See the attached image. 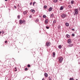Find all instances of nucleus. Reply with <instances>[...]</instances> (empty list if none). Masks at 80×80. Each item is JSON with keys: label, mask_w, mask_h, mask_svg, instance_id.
Returning <instances> with one entry per match:
<instances>
[{"label": "nucleus", "mask_w": 80, "mask_h": 80, "mask_svg": "<svg viewBox=\"0 0 80 80\" xmlns=\"http://www.w3.org/2000/svg\"><path fill=\"white\" fill-rule=\"evenodd\" d=\"M58 60L60 63H62V61H63V58L62 57H59L58 58Z\"/></svg>", "instance_id": "nucleus-1"}, {"label": "nucleus", "mask_w": 80, "mask_h": 80, "mask_svg": "<svg viewBox=\"0 0 80 80\" xmlns=\"http://www.w3.org/2000/svg\"><path fill=\"white\" fill-rule=\"evenodd\" d=\"M50 42H47L46 43V46H47L48 47H49L50 45Z\"/></svg>", "instance_id": "nucleus-2"}, {"label": "nucleus", "mask_w": 80, "mask_h": 80, "mask_svg": "<svg viewBox=\"0 0 80 80\" xmlns=\"http://www.w3.org/2000/svg\"><path fill=\"white\" fill-rule=\"evenodd\" d=\"M67 17V15L63 14L61 15V18H65Z\"/></svg>", "instance_id": "nucleus-3"}, {"label": "nucleus", "mask_w": 80, "mask_h": 80, "mask_svg": "<svg viewBox=\"0 0 80 80\" xmlns=\"http://www.w3.org/2000/svg\"><path fill=\"white\" fill-rule=\"evenodd\" d=\"M67 42L68 44H70L72 43V40L70 39H68Z\"/></svg>", "instance_id": "nucleus-4"}, {"label": "nucleus", "mask_w": 80, "mask_h": 80, "mask_svg": "<svg viewBox=\"0 0 80 80\" xmlns=\"http://www.w3.org/2000/svg\"><path fill=\"white\" fill-rule=\"evenodd\" d=\"M27 13H28V11L26 10L25 11L23 12V14L24 15H27Z\"/></svg>", "instance_id": "nucleus-5"}, {"label": "nucleus", "mask_w": 80, "mask_h": 80, "mask_svg": "<svg viewBox=\"0 0 80 80\" xmlns=\"http://www.w3.org/2000/svg\"><path fill=\"white\" fill-rule=\"evenodd\" d=\"M74 12L75 14H77L78 13V9H75Z\"/></svg>", "instance_id": "nucleus-6"}, {"label": "nucleus", "mask_w": 80, "mask_h": 80, "mask_svg": "<svg viewBox=\"0 0 80 80\" xmlns=\"http://www.w3.org/2000/svg\"><path fill=\"white\" fill-rule=\"evenodd\" d=\"M23 22H25V21L20 20L19 21V23L20 24H22Z\"/></svg>", "instance_id": "nucleus-7"}, {"label": "nucleus", "mask_w": 80, "mask_h": 80, "mask_svg": "<svg viewBox=\"0 0 80 80\" xmlns=\"http://www.w3.org/2000/svg\"><path fill=\"white\" fill-rule=\"evenodd\" d=\"M52 9H53V8H52V7H50L48 9V11L49 12H50L51 11H52Z\"/></svg>", "instance_id": "nucleus-8"}, {"label": "nucleus", "mask_w": 80, "mask_h": 80, "mask_svg": "<svg viewBox=\"0 0 80 80\" xmlns=\"http://www.w3.org/2000/svg\"><path fill=\"white\" fill-rule=\"evenodd\" d=\"M44 76H45V77H48V74L47 73H45L44 74Z\"/></svg>", "instance_id": "nucleus-9"}, {"label": "nucleus", "mask_w": 80, "mask_h": 80, "mask_svg": "<svg viewBox=\"0 0 80 80\" xmlns=\"http://www.w3.org/2000/svg\"><path fill=\"white\" fill-rule=\"evenodd\" d=\"M73 44H71L70 45H68V47H72V46H73Z\"/></svg>", "instance_id": "nucleus-10"}, {"label": "nucleus", "mask_w": 80, "mask_h": 80, "mask_svg": "<svg viewBox=\"0 0 80 80\" xmlns=\"http://www.w3.org/2000/svg\"><path fill=\"white\" fill-rule=\"evenodd\" d=\"M66 26L67 27H69V24H68V23L66 22L65 23Z\"/></svg>", "instance_id": "nucleus-11"}, {"label": "nucleus", "mask_w": 80, "mask_h": 80, "mask_svg": "<svg viewBox=\"0 0 80 80\" xmlns=\"http://www.w3.org/2000/svg\"><path fill=\"white\" fill-rule=\"evenodd\" d=\"M53 57H55V52H53Z\"/></svg>", "instance_id": "nucleus-12"}, {"label": "nucleus", "mask_w": 80, "mask_h": 80, "mask_svg": "<svg viewBox=\"0 0 80 80\" xmlns=\"http://www.w3.org/2000/svg\"><path fill=\"white\" fill-rule=\"evenodd\" d=\"M31 12L32 13H35V10L33 9H31Z\"/></svg>", "instance_id": "nucleus-13"}, {"label": "nucleus", "mask_w": 80, "mask_h": 80, "mask_svg": "<svg viewBox=\"0 0 80 80\" xmlns=\"http://www.w3.org/2000/svg\"><path fill=\"white\" fill-rule=\"evenodd\" d=\"M63 9V7L61 6L60 8V10H62Z\"/></svg>", "instance_id": "nucleus-14"}, {"label": "nucleus", "mask_w": 80, "mask_h": 80, "mask_svg": "<svg viewBox=\"0 0 80 80\" xmlns=\"http://www.w3.org/2000/svg\"><path fill=\"white\" fill-rule=\"evenodd\" d=\"M58 47L59 48L61 49V48H62V46L61 45H59L58 46Z\"/></svg>", "instance_id": "nucleus-15"}, {"label": "nucleus", "mask_w": 80, "mask_h": 80, "mask_svg": "<svg viewBox=\"0 0 80 80\" xmlns=\"http://www.w3.org/2000/svg\"><path fill=\"white\" fill-rule=\"evenodd\" d=\"M70 36L68 34H67L66 35V37H67V38H70Z\"/></svg>", "instance_id": "nucleus-16"}, {"label": "nucleus", "mask_w": 80, "mask_h": 80, "mask_svg": "<svg viewBox=\"0 0 80 80\" xmlns=\"http://www.w3.org/2000/svg\"><path fill=\"white\" fill-rule=\"evenodd\" d=\"M54 16V14H52L51 16V17L52 18Z\"/></svg>", "instance_id": "nucleus-17"}, {"label": "nucleus", "mask_w": 80, "mask_h": 80, "mask_svg": "<svg viewBox=\"0 0 80 80\" xmlns=\"http://www.w3.org/2000/svg\"><path fill=\"white\" fill-rule=\"evenodd\" d=\"M58 2V0H54L53 2L54 3H57Z\"/></svg>", "instance_id": "nucleus-18"}, {"label": "nucleus", "mask_w": 80, "mask_h": 80, "mask_svg": "<svg viewBox=\"0 0 80 80\" xmlns=\"http://www.w3.org/2000/svg\"><path fill=\"white\" fill-rule=\"evenodd\" d=\"M45 22L46 24L48 22V20H45Z\"/></svg>", "instance_id": "nucleus-19"}, {"label": "nucleus", "mask_w": 80, "mask_h": 80, "mask_svg": "<svg viewBox=\"0 0 80 80\" xmlns=\"http://www.w3.org/2000/svg\"><path fill=\"white\" fill-rule=\"evenodd\" d=\"M71 4H73V3H74V1H71Z\"/></svg>", "instance_id": "nucleus-20"}, {"label": "nucleus", "mask_w": 80, "mask_h": 80, "mask_svg": "<svg viewBox=\"0 0 80 80\" xmlns=\"http://www.w3.org/2000/svg\"><path fill=\"white\" fill-rule=\"evenodd\" d=\"M43 18H46L47 17V16L45 15H43Z\"/></svg>", "instance_id": "nucleus-21"}, {"label": "nucleus", "mask_w": 80, "mask_h": 80, "mask_svg": "<svg viewBox=\"0 0 80 80\" xmlns=\"http://www.w3.org/2000/svg\"><path fill=\"white\" fill-rule=\"evenodd\" d=\"M27 66H28V68H30V67H31V66L30 64L28 65Z\"/></svg>", "instance_id": "nucleus-22"}, {"label": "nucleus", "mask_w": 80, "mask_h": 80, "mask_svg": "<svg viewBox=\"0 0 80 80\" xmlns=\"http://www.w3.org/2000/svg\"><path fill=\"white\" fill-rule=\"evenodd\" d=\"M56 22H57V21L56 20H54L53 21V23H56Z\"/></svg>", "instance_id": "nucleus-23"}, {"label": "nucleus", "mask_w": 80, "mask_h": 80, "mask_svg": "<svg viewBox=\"0 0 80 80\" xmlns=\"http://www.w3.org/2000/svg\"><path fill=\"white\" fill-rule=\"evenodd\" d=\"M60 27H61V26L60 25L58 26V29H60Z\"/></svg>", "instance_id": "nucleus-24"}, {"label": "nucleus", "mask_w": 80, "mask_h": 80, "mask_svg": "<svg viewBox=\"0 0 80 80\" xmlns=\"http://www.w3.org/2000/svg\"><path fill=\"white\" fill-rule=\"evenodd\" d=\"M70 80H74L73 78H70L69 79Z\"/></svg>", "instance_id": "nucleus-25"}, {"label": "nucleus", "mask_w": 80, "mask_h": 80, "mask_svg": "<svg viewBox=\"0 0 80 80\" xmlns=\"http://www.w3.org/2000/svg\"><path fill=\"white\" fill-rule=\"evenodd\" d=\"M25 71H27V70H28V68H26L25 69Z\"/></svg>", "instance_id": "nucleus-26"}, {"label": "nucleus", "mask_w": 80, "mask_h": 80, "mask_svg": "<svg viewBox=\"0 0 80 80\" xmlns=\"http://www.w3.org/2000/svg\"><path fill=\"white\" fill-rule=\"evenodd\" d=\"M47 6H44V8H47Z\"/></svg>", "instance_id": "nucleus-27"}, {"label": "nucleus", "mask_w": 80, "mask_h": 80, "mask_svg": "<svg viewBox=\"0 0 80 80\" xmlns=\"http://www.w3.org/2000/svg\"><path fill=\"white\" fill-rule=\"evenodd\" d=\"M68 7L69 8H72V6H71L70 5H69L68 6Z\"/></svg>", "instance_id": "nucleus-28"}, {"label": "nucleus", "mask_w": 80, "mask_h": 80, "mask_svg": "<svg viewBox=\"0 0 80 80\" xmlns=\"http://www.w3.org/2000/svg\"><path fill=\"white\" fill-rule=\"evenodd\" d=\"M20 17V15H18V19H19Z\"/></svg>", "instance_id": "nucleus-29"}, {"label": "nucleus", "mask_w": 80, "mask_h": 80, "mask_svg": "<svg viewBox=\"0 0 80 80\" xmlns=\"http://www.w3.org/2000/svg\"><path fill=\"white\" fill-rule=\"evenodd\" d=\"M36 3V2H33V6H34V4H35V3Z\"/></svg>", "instance_id": "nucleus-30"}, {"label": "nucleus", "mask_w": 80, "mask_h": 80, "mask_svg": "<svg viewBox=\"0 0 80 80\" xmlns=\"http://www.w3.org/2000/svg\"><path fill=\"white\" fill-rule=\"evenodd\" d=\"M46 28L47 29H49V27H46Z\"/></svg>", "instance_id": "nucleus-31"}, {"label": "nucleus", "mask_w": 80, "mask_h": 80, "mask_svg": "<svg viewBox=\"0 0 80 80\" xmlns=\"http://www.w3.org/2000/svg\"><path fill=\"white\" fill-rule=\"evenodd\" d=\"M72 36L73 37H74V36H75V34H72Z\"/></svg>", "instance_id": "nucleus-32"}, {"label": "nucleus", "mask_w": 80, "mask_h": 80, "mask_svg": "<svg viewBox=\"0 0 80 80\" xmlns=\"http://www.w3.org/2000/svg\"><path fill=\"white\" fill-rule=\"evenodd\" d=\"M14 8H17V7H16V6H14Z\"/></svg>", "instance_id": "nucleus-33"}, {"label": "nucleus", "mask_w": 80, "mask_h": 80, "mask_svg": "<svg viewBox=\"0 0 80 80\" xmlns=\"http://www.w3.org/2000/svg\"><path fill=\"white\" fill-rule=\"evenodd\" d=\"M7 40L5 41V43H7Z\"/></svg>", "instance_id": "nucleus-34"}, {"label": "nucleus", "mask_w": 80, "mask_h": 80, "mask_svg": "<svg viewBox=\"0 0 80 80\" xmlns=\"http://www.w3.org/2000/svg\"><path fill=\"white\" fill-rule=\"evenodd\" d=\"M32 2H31L30 3V5H32Z\"/></svg>", "instance_id": "nucleus-35"}, {"label": "nucleus", "mask_w": 80, "mask_h": 80, "mask_svg": "<svg viewBox=\"0 0 80 80\" xmlns=\"http://www.w3.org/2000/svg\"><path fill=\"white\" fill-rule=\"evenodd\" d=\"M2 33H4V31H2Z\"/></svg>", "instance_id": "nucleus-36"}, {"label": "nucleus", "mask_w": 80, "mask_h": 80, "mask_svg": "<svg viewBox=\"0 0 80 80\" xmlns=\"http://www.w3.org/2000/svg\"><path fill=\"white\" fill-rule=\"evenodd\" d=\"M29 18H32V16L31 15L30 16Z\"/></svg>", "instance_id": "nucleus-37"}, {"label": "nucleus", "mask_w": 80, "mask_h": 80, "mask_svg": "<svg viewBox=\"0 0 80 80\" xmlns=\"http://www.w3.org/2000/svg\"><path fill=\"white\" fill-rule=\"evenodd\" d=\"M72 30L73 31H74V29H72Z\"/></svg>", "instance_id": "nucleus-38"}, {"label": "nucleus", "mask_w": 80, "mask_h": 80, "mask_svg": "<svg viewBox=\"0 0 80 80\" xmlns=\"http://www.w3.org/2000/svg\"><path fill=\"white\" fill-rule=\"evenodd\" d=\"M15 72H17V69H16L15 70Z\"/></svg>", "instance_id": "nucleus-39"}, {"label": "nucleus", "mask_w": 80, "mask_h": 80, "mask_svg": "<svg viewBox=\"0 0 80 80\" xmlns=\"http://www.w3.org/2000/svg\"><path fill=\"white\" fill-rule=\"evenodd\" d=\"M35 22H38V21L36 20V21H35Z\"/></svg>", "instance_id": "nucleus-40"}, {"label": "nucleus", "mask_w": 80, "mask_h": 80, "mask_svg": "<svg viewBox=\"0 0 80 80\" xmlns=\"http://www.w3.org/2000/svg\"><path fill=\"white\" fill-rule=\"evenodd\" d=\"M42 80H45V78H42Z\"/></svg>", "instance_id": "nucleus-41"}, {"label": "nucleus", "mask_w": 80, "mask_h": 80, "mask_svg": "<svg viewBox=\"0 0 80 80\" xmlns=\"http://www.w3.org/2000/svg\"><path fill=\"white\" fill-rule=\"evenodd\" d=\"M15 70H17V68L15 67Z\"/></svg>", "instance_id": "nucleus-42"}, {"label": "nucleus", "mask_w": 80, "mask_h": 80, "mask_svg": "<svg viewBox=\"0 0 80 80\" xmlns=\"http://www.w3.org/2000/svg\"><path fill=\"white\" fill-rule=\"evenodd\" d=\"M79 10H80V8H79Z\"/></svg>", "instance_id": "nucleus-43"}, {"label": "nucleus", "mask_w": 80, "mask_h": 80, "mask_svg": "<svg viewBox=\"0 0 80 80\" xmlns=\"http://www.w3.org/2000/svg\"><path fill=\"white\" fill-rule=\"evenodd\" d=\"M1 33H2V32H0V35L1 34Z\"/></svg>", "instance_id": "nucleus-44"}, {"label": "nucleus", "mask_w": 80, "mask_h": 80, "mask_svg": "<svg viewBox=\"0 0 80 80\" xmlns=\"http://www.w3.org/2000/svg\"><path fill=\"white\" fill-rule=\"evenodd\" d=\"M6 2H7L8 0H5Z\"/></svg>", "instance_id": "nucleus-45"}]
</instances>
